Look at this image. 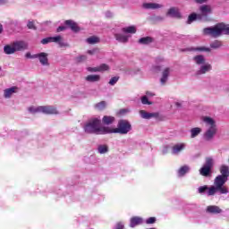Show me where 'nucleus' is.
Returning <instances> with one entry per match:
<instances>
[{
    "label": "nucleus",
    "instance_id": "nucleus-1",
    "mask_svg": "<svg viewBox=\"0 0 229 229\" xmlns=\"http://www.w3.org/2000/svg\"><path fill=\"white\" fill-rule=\"evenodd\" d=\"M220 175H217L214 180V185H204L198 188L199 194H205L207 196H216V193L228 194V188L225 186V183L228 182L229 166L222 165L220 166Z\"/></svg>",
    "mask_w": 229,
    "mask_h": 229
},
{
    "label": "nucleus",
    "instance_id": "nucleus-2",
    "mask_svg": "<svg viewBox=\"0 0 229 229\" xmlns=\"http://www.w3.org/2000/svg\"><path fill=\"white\" fill-rule=\"evenodd\" d=\"M85 133H95V135H108V126H101V119L91 118L83 127Z\"/></svg>",
    "mask_w": 229,
    "mask_h": 229
},
{
    "label": "nucleus",
    "instance_id": "nucleus-3",
    "mask_svg": "<svg viewBox=\"0 0 229 229\" xmlns=\"http://www.w3.org/2000/svg\"><path fill=\"white\" fill-rule=\"evenodd\" d=\"M201 121L206 127V131L203 134V139L207 142L214 140V137L217 135V123L216 119L210 116H202Z\"/></svg>",
    "mask_w": 229,
    "mask_h": 229
},
{
    "label": "nucleus",
    "instance_id": "nucleus-4",
    "mask_svg": "<svg viewBox=\"0 0 229 229\" xmlns=\"http://www.w3.org/2000/svg\"><path fill=\"white\" fill-rule=\"evenodd\" d=\"M202 33L213 38H218L222 35H229V24L218 23L213 27L204 28Z\"/></svg>",
    "mask_w": 229,
    "mask_h": 229
},
{
    "label": "nucleus",
    "instance_id": "nucleus-5",
    "mask_svg": "<svg viewBox=\"0 0 229 229\" xmlns=\"http://www.w3.org/2000/svg\"><path fill=\"white\" fill-rule=\"evenodd\" d=\"M192 62L195 65H199V70L197 71L198 76H203L212 71V64L207 62V57L203 55H197L192 57Z\"/></svg>",
    "mask_w": 229,
    "mask_h": 229
},
{
    "label": "nucleus",
    "instance_id": "nucleus-6",
    "mask_svg": "<svg viewBox=\"0 0 229 229\" xmlns=\"http://www.w3.org/2000/svg\"><path fill=\"white\" fill-rule=\"evenodd\" d=\"M131 131V123L128 120H120L117 127L107 126V134L119 133L120 135H128Z\"/></svg>",
    "mask_w": 229,
    "mask_h": 229
},
{
    "label": "nucleus",
    "instance_id": "nucleus-7",
    "mask_svg": "<svg viewBox=\"0 0 229 229\" xmlns=\"http://www.w3.org/2000/svg\"><path fill=\"white\" fill-rule=\"evenodd\" d=\"M51 42H54L55 44H58L59 47H70L69 43L65 42L64 40V38L60 35L55 36V37L46 38L41 40V44H43L44 46H46V44H49Z\"/></svg>",
    "mask_w": 229,
    "mask_h": 229
},
{
    "label": "nucleus",
    "instance_id": "nucleus-8",
    "mask_svg": "<svg viewBox=\"0 0 229 229\" xmlns=\"http://www.w3.org/2000/svg\"><path fill=\"white\" fill-rule=\"evenodd\" d=\"M171 72H173V69H171V67H165L161 71L159 83L162 87H165V85H167V81H169V76H171Z\"/></svg>",
    "mask_w": 229,
    "mask_h": 229
},
{
    "label": "nucleus",
    "instance_id": "nucleus-9",
    "mask_svg": "<svg viewBox=\"0 0 229 229\" xmlns=\"http://www.w3.org/2000/svg\"><path fill=\"white\" fill-rule=\"evenodd\" d=\"M36 58L38 59L39 64L43 67H49V54L46 52H40L36 54Z\"/></svg>",
    "mask_w": 229,
    "mask_h": 229
},
{
    "label": "nucleus",
    "instance_id": "nucleus-10",
    "mask_svg": "<svg viewBox=\"0 0 229 229\" xmlns=\"http://www.w3.org/2000/svg\"><path fill=\"white\" fill-rule=\"evenodd\" d=\"M41 114H46L47 115H58L60 112L53 106H42Z\"/></svg>",
    "mask_w": 229,
    "mask_h": 229
},
{
    "label": "nucleus",
    "instance_id": "nucleus-11",
    "mask_svg": "<svg viewBox=\"0 0 229 229\" xmlns=\"http://www.w3.org/2000/svg\"><path fill=\"white\" fill-rule=\"evenodd\" d=\"M139 114L141 119H146V120L158 119V117L160 116V114L158 113H149L146 110H140Z\"/></svg>",
    "mask_w": 229,
    "mask_h": 229
},
{
    "label": "nucleus",
    "instance_id": "nucleus-12",
    "mask_svg": "<svg viewBox=\"0 0 229 229\" xmlns=\"http://www.w3.org/2000/svg\"><path fill=\"white\" fill-rule=\"evenodd\" d=\"M13 46L14 47V51L16 53L19 51H26V49H28V43L22 40H16L13 42Z\"/></svg>",
    "mask_w": 229,
    "mask_h": 229
},
{
    "label": "nucleus",
    "instance_id": "nucleus-13",
    "mask_svg": "<svg viewBox=\"0 0 229 229\" xmlns=\"http://www.w3.org/2000/svg\"><path fill=\"white\" fill-rule=\"evenodd\" d=\"M166 15H168V17H173L174 19H182V13L178 7H170Z\"/></svg>",
    "mask_w": 229,
    "mask_h": 229
},
{
    "label": "nucleus",
    "instance_id": "nucleus-14",
    "mask_svg": "<svg viewBox=\"0 0 229 229\" xmlns=\"http://www.w3.org/2000/svg\"><path fill=\"white\" fill-rule=\"evenodd\" d=\"M187 148V144L183 142L176 143L172 147V155H180L182 151H184Z\"/></svg>",
    "mask_w": 229,
    "mask_h": 229
},
{
    "label": "nucleus",
    "instance_id": "nucleus-15",
    "mask_svg": "<svg viewBox=\"0 0 229 229\" xmlns=\"http://www.w3.org/2000/svg\"><path fill=\"white\" fill-rule=\"evenodd\" d=\"M199 12L201 17H207L208 15H210V13H212V6L208 4L200 5Z\"/></svg>",
    "mask_w": 229,
    "mask_h": 229
},
{
    "label": "nucleus",
    "instance_id": "nucleus-16",
    "mask_svg": "<svg viewBox=\"0 0 229 229\" xmlns=\"http://www.w3.org/2000/svg\"><path fill=\"white\" fill-rule=\"evenodd\" d=\"M142 223H144V218L141 216H132L130 219L131 228H135V226H139V225H142Z\"/></svg>",
    "mask_w": 229,
    "mask_h": 229
},
{
    "label": "nucleus",
    "instance_id": "nucleus-17",
    "mask_svg": "<svg viewBox=\"0 0 229 229\" xmlns=\"http://www.w3.org/2000/svg\"><path fill=\"white\" fill-rule=\"evenodd\" d=\"M18 90L19 89H17V87L8 88L4 90V98H5V99H10L13 94H17Z\"/></svg>",
    "mask_w": 229,
    "mask_h": 229
},
{
    "label": "nucleus",
    "instance_id": "nucleus-18",
    "mask_svg": "<svg viewBox=\"0 0 229 229\" xmlns=\"http://www.w3.org/2000/svg\"><path fill=\"white\" fill-rule=\"evenodd\" d=\"M206 212H208V214H223V210L221 209V208L216 205L208 206L206 208Z\"/></svg>",
    "mask_w": 229,
    "mask_h": 229
},
{
    "label": "nucleus",
    "instance_id": "nucleus-19",
    "mask_svg": "<svg viewBox=\"0 0 229 229\" xmlns=\"http://www.w3.org/2000/svg\"><path fill=\"white\" fill-rule=\"evenodd\" d=\"M114 38L117 40V42H121L122 44H126L128 40H130L129 35H124L123 33H115Z\"/></svg>",
    "mask_w": 229,
    "mask_h": 229
},
{
    "label": "nucleus",
    "instance_id": "nucleus-20",
    "mask_svg": "<svg viewBox=\"0 0 229 229\" xmlns=\"http://www.w3.org/2000/svg\"><path fill=\"white\" fill-rule=\"evenodd\" d=\"M190 171H191V166H189V165H184L177 170V176H179V178H182L185 176L187 173H190Z\"/></svg>",
    "mask_w": 229,
    "mask_h": 229
},
{
    "label": "nucleus",
    "instance_id": "nucleus-21",
    "mask_svg": "<svg viewBox=\"0 0 229 229\" xmlns=\"http://www.w3.org/2000/svg\"><path fill=\"white\" fill-rule=\"evenodd\" d=\"M162 4L156 3H144L142 4V8L145 10H158V8H162Z\"/></svg>",
    "mask_w": 229,
    "mask_h": 229
},
{
    "label": "nucleus",
    "instance_id": "nucleus-22",
    "mask_svg": "<svg viewBox=\"0 0 229 229\" xmlns=\"http://www.w3.org/2000/svg\"><path fill=\"white\" fill-rule=\"evenodd\" d=\"M86 81L89 83H97L98 81H101V75L98 74H89L85 77Z\"/></svg>",
    "mask_w": 229,
    "mask_h": 229
},
{
    "label": "nucleus",
    "instance_id": "nucleus-23",
    "mask_svg": "<svg viewBox=\"0 0 229 229\" xmlns=\"http://www.w3.org/2000/svg\"><path fill=\"white\" fill-rule=\"evenodd\" d=\"M102 123L106 126H110V124H114V123H115V117L111 115H104L102 118Z\"/></svg>",
    "mask_w": 229,
    "mask_h": 229
},
{
    "label": "nucleus",
    "instance_id": "nucleus-24",
    "mask_svg": "<svg viewBox=\"0 0 229 229\" xmlns=\"http://www.w3.org/2000/svg\"><path fill=\"white\" fill-rule=\"evenodd\" d=\"M203 130L200 127H193L190 130V137L191 139H196Z\"/></svg>",
    "mask_w": 229,
    "mask_h": 229
},
{
    "label": "nucleus",
    "instance_id": "nucleus-25",
    "mask_svg": "<svg viewBox=\"0 0 229 229\" xmlns=\"http://www.w3.org/2000/svg\"><path fill=\"white\" fill-rule=\"evenodd\" d=\"M64 24L66 26H69V28H71L72 31H75V32L80 31V28H78V24H76V22H74V21L72 20L65 21Z\"/></svg>",
    "mask_w": 229,
    "mask_h": 229
},
{
    "label": "nucleus",
    "instance_id": "nucleus-26",
    "mask_svg": "<svg viewBox=\"0 0 229 229\" xmlns=\"http://www.w3.org/2000/svg\"><path fill=\"white\" fill-rule=\"evenodd\" d=\"M4 53H5V55H13L14 53H16L15 48L13 47V43L5 45L4 47Z\"/></svg>",
    "mask_w": 229,
    "mask_h": 229
},
{
    "label": "nucleus",
    "instance_id": "nucleus-27",
    "mask_svg": "<svg viewBox=\"0 0 229 229\" xmlns=\"http://www.w3.org/2000/svg\"><path fill=\"white\" fill-rule=\"evenodd\" d=\"M197 19H201V14L192 13L188 16L187 24H192V22H194V21H196Z\"/></svg>",
    "mask_w": 229,
    "mask_h": 229
},
{
    "label": "nucleus",
    "instance_id": "nucleus-28",
    "mask_svg": "<svg viewBox=\"0 0 229 229\" xmlns=\"http://www.w3.org/2000/svg\"><path fill=\"white\" fill-rule=\"evenodd\" d=\"M122 31L123 33H131V34L134 35V33H137V27H135V25L124 27L122 29Z\"/></svg>",
    "mask_w": 229,
    "mask_h": 229
},
{
    "label": "nucleus",
    "instance_id": "nucleus-29",
    "mask_svg": "<svg viewBox=\"0 0 229 229\" xmlns=\"http://www.w3.org/2000/svg\"><path fill=\"white\" fill-rule=\"evenodd\" d=\"M28 111L30 112V114H42V106H31L28 107Z\"/></svg>",
    "mask_w": 229,
    "mask_h": 229
},
{
    "label": "nucleus",
    "instance_id": "nucleus-30",
    "mask_svg": "<svg viewBox=\"0 0 229 229\" xmlns=\"http://www.w3.org/2000/svg\"><path fill=\"white\" fill-rule=\"evenodd\" d=\"M152 42H153V38L151 37L140 38L139 39V44H141L143 46H148V44H151Z\"/></svg>",
    "mask_w": 229,
    "mask_h": 229
},
{
    "label": "nucleus",
    "instance_id": "nucleus-31",
    "mask_svg": "<svg viewBox=\"0 0 229 229\" xmlns=\"http://www.w3.org/2000/svg\"><path fill=\"white\" fill-rule=\"evenodd\" d=\"M210 171H212L211 168H208V166H203L199 169V174L201 176H208L210 174Z\"/></svg>",
    "mask_w": 229,
    "mask_h": 229
},
{
    "label": "nucleus",
    "instance_id": "nucleus-32",
    "mask_svg": "<svg viewBox=\"0 0 229 229\" xmlns=\"http://www.w3.org/2000/svg\"><path fill=\"white\" fill-rule=\"evenodd\" d=\"M87 44L94 45V44H99V38L97 36H91L88 38H86Z\"/></svg>",
    "mask_w": 229,
    "mask_h": 229
},
{
    "label": "nucleus",
    "instance_id": "nucleus-33",
    "mask_svg": "<svg viewBox=\"0 0 229 229\" xmlns=\"http://www.w3.org/2000/svg\"><path fill=\"white\" fill-rule=\"evenodd\" d=\"M107 105L106 101H101L95 105V108L96 110L103 111L106 108Z\"/></svg>",
    "mask_w": 229,
    "mask_h": 229
},
{
    "label": "nucleus",
    "instance_id": "nucleus-34",
    "mask_svg": "<svg viewBox=\"0 0 229 229\" xmlns=\"http://www.w3.org/2000/svg\"><path fill=\"white\" fill-rule=\"evenodd\" d=\"M98 151L100 155H106V153H108L109 151L108 145H99Z\"/></svg>",
    "mask_w": 229,
    "mask_h": 229
},
{
    "label": "nucleus",
    "instance_id": "nucleus-35",
    "mask_svg": "<svg viewBox=\"0 0 229 229\" xmlns=\"http://www.w3.org/2000/svg\"><path fill=\"white\" fill-rule=\"evenodd\" d=\"M219 47H223V41L215 40L210 44L211 49H219Z\"/></svg>",
    "mask_w": 229,
    "mask_h": 229
},
{
    "label": "nucleus",
    "instance_id": "nucleus-36",
    "mask_svg": "<svg viewBox=\"0 0 229 229\" xmlns=\"http://www.w3.org/2000/svg\"><path fill=\"white\" fill-rule=\"evenodd\" d=\"M205 167H208L209 169H212L214 167V158L212 157H206V162L204 164Z\"/></svg>",
    "mask_w": 229,
    "mask_h": 229
},
{
    "label": "nucleus",
    "instance_id": "nucleus-37",
    "mask_svg": "<svg viewBox=\"0 0 229 229\" xmlns=\"http://www.w3.org/2000/svg\"><path fill=\"white\" fill-rule=\"evenodd\" d=\"M106 71H110V66L106 64H102L98 66V72H106Z\"/></svg>",
    "mask_w": 229,
    "mask_h": 229
},
{
    "label": "nucleus",
    "instance_id": "nucleus-38",
    "mask_svg": "<svg viewBox=\"0 0 229 229\" xmlns=\"http://www.w3.org/2000/svg\"><path fill=\"white\" fill-rule=\"evenodd\" d=\"M193 51H200V52H205V53H210L211 49H210V47H199L193 48Z\"/></svg>",
    "mask_w": 229,
    "mask_h": 229
},
{
    "label": "nucleus",
    "instance_id": "nucleus-39",
    "mask_svg": "<svg viewBox=\"0 0 229 229\" xmlns=\"http://www.w3.org/2000/svg\"><path fill=\"white\" fill-rule=\"evenodd\" d=\"M87 60V55H78L76 58H75V62L76 64H81L83 62H86Z\"/></svg>",
    "mask_w": 229,
    "mask_h": 229
},
{
    "label": "nucleus",
    "instance_id": "nucleus-40",
    "mask_svg": "<svg viewBox=\"0 0 229 229\" xmlns=\"http://www.w3.org/2000/svg\"><path fill=\"white\" fill-rule=\"evenodd\" d=\"M141 103L142 105H153V102L149 101V99H148V96H143L141 97Z\"/></svg>",
    "mask_w": 229,
    "mask_h": 229
},
{
    "label": "nucleus",
    "instance_id": "nucleus-41",
    "mask_svg": "<svg viewBox=\"0 0 229 229\" xmlns=\"http://www.w3.org/2000/svg\"><path fill=\"white\" fill-rule=\"evenodd\" d=\"M155 223H157V217H155V216H150L146 219L147 225H155Z\"/></svg>",
    "mask_w": 229,
    "mask_h": 229
},
{
    "label": "nucleus",
    "instance_id": "nucleus-42",
    "mask_svg": "<svg viewBox=\"0 0 229 229\" xmlns=\"http://www.w3.org/2000/svg\"><path fill=\"white\" fill-rule=\"evenodd\" d=\"M119 81V77L115 76L110 79L109 81V85H111L112 87H114V85H115V83H117Z\"/></svg>",
    "mask_w": 229,
    "mask_h": 229
},
{
    "label": "nucleus",
    "instance_id": "nucleus-43",
    "mask_svg": "<svg viewBox=\"0 0 229 229\" xmlns=\"http://www.w3.org/2000/svg\"><path fill=\"white\" fill-rule=\"evenodd\" d=\"M87 71H88V72H99V68H98V66L88 67Z\"/></svg>",
    "mask_w": 229,
    "mask_h": 229
},
{
    "label": "nucleus",
    "instance_id": "nucleus-44",
    "mask_svg": "<svg viewBox=\"0 0 229 229\" xmlns=\"http://www.w3.org/2000/svg\"><path fill=\"white\" fill-rule=\"evenodd\" d=\"M145 94H146L145 96H147V98H155V96H157V94H155V92H153V91H146Z\"/></svg>",
    "mask_w": 229,
    "mask_h": 229
},
{
    "label": "nucleus",
    "instance_id": "nucleus-45",
    "mask_svg": "<svg viewBox=\"0 0 229 229\" xmlns=\"http://www.w3.org/2000/svg\"><path fill=\"white\" fill-rule=\"evenodd\" d=\"M98 53V48H94V49H91V50H88L87 51V54L88 55H90L91 56L94 55L95 54Z\"/></svg>",
    "mask_w": 229,
    "mask_h": 229
},
{
    "label": "nucleus",
    "instance_id": "nucleus-46",
    "mask_svg": "<svg viewBox=\"0 0 229 229\" xmlns=\"http://www.w3.org/2000/svg\"><path fill=\"white\" fill-rule=\"evenodd\" d=\"M27 27L29 30H35V23L33 21H29Z\"/></svg>",
    "mask_w": 229,
    "mask_h": 229
},
{
    "label": "nucleus",
    "instance_id": "nucleus-47",
    "mask_svg": "<svg viewBox=\"0 0 229 229\" xmlns=\"http://www.w3.org/2000/svg\"><path fill=\"white\" fill-rule=\"evenodd\" d=\"M25 56H26L27 58L35 59V58H37V57H36V56H37V54L31 55V53L28 52V53L25 54Z\"/></svg>",
    "mask_w": 229,
    "mask_h": 229
},
{
    "label": "nucleus",
    "instance_id": "nucleus-48",
    "mask_svg": "<svg viewBox=\"0 0 229 229\" xmlns=\"http://www.w3.org/2000/svg\"><path fill=\"white\" fill-rule=\"evenodd\" d=\"M115 229H124V224L122 222H119L115 225Z\"/></svg>",
    "mask_w": 229,
    "mask_h": 229
},
{
    "label": "nucleus",
    "instance_id": "nucleus-49",
    "mask_svg": "<svg viewBox=\"0 0 229 229\" xmlns=\"http://www.w3.org/2000/svg\"><path fill=\"white\" fill-rule=\"evenodd\" d=\"M208 0H194L197 4H203L204 3H207Z\"/></svg>",
    "mask_w": 229,
    "mask_h": 229
},
{
    "label": "nucleus",
    "instance_id": "nucleus-50",
    "mask_svg": "<svg viewBox=\"0 0 229 229\" xmlns=\"http://www.w3.org/2000/svg\"><path fill=\"white\" fill-rule=\"evenodd\" d=\"M60 31H65V27L64 26H60L57 28V33H60Z\"/></svg>",
    "mask_w": 229,
    "mask_h": 229
},
{
    "label": "nucleus",
    "instance_id": "nucleus-51",
    "mask_svg": "<svg viewBox=\"0 0 229 229\" xmlns=\"http://www.w3.org/2000/svg\"><path fill=\"white\" fill-rule=\"evenodd\" d=\"M168 151H169V148L168 147H165L163 148V150H162V153H163V155H165V154H167Z\"/></svg>",
    "mask_w": 229,
    "mask_h": 229
},
{
    "label": "nucleus",
    "instance_id": "nucleus-52",
    "mask_svg": "<svg viewBox=\"0 0 229 229\" xmlns=\"http://www.w3.org/2000/svg\"><path fill=\"white\" fill-rule=\"evenodd\" d=\"M153 71H155V72H158V71H160V66L158 65L153 66Z\"/></svg>",
    "mask_w": 229,
    "mask_h": 229
},
{
    "label": "nucleus",
    "instance_id": "nucleus-53",
    "mask_svg": "<svg viewBox=\"0 0 229 229\" xmlns=\"http://www.w3.org/2000/svg\"><path fill=\"white\" fill-rule=\"evenodd\" d=\"M156 62L157 64H160V62H164V58L159 57L156 60Z\"/></svg>",
    "mask_w": 229,
    "mask_h": 229
},
{
    "label": "nucleus",
    "instance_id": "nucleus-54",
    "mask_svg": "<svg viewBox=\"0 0 229 229\" xmlns=\"http://www.w3.org/2000/svg\"><path fill=\"white\" fill-rule=\"evenodd\" d=\"M1 33H3V25L2 24H0V35H1Z\"/></svg>",
    "mask_w": 229,
    "mask_h": 229
},
{
    "label": "nucleus",
    "instance_id": "nucleus-55",
    "mask_svg": "<svg viewBox=\"0 0 229 229\" xmlns=\"http://www.w3.org/2000/svg\"><path fill=\"white\" fill-rule=\"evenodd\" d=\"M0 4H4V0H0Z\"/></svg>",
    "mask_w": 229,
    "mask_h": 229
},
{
    "label": "nucleus",
    "instance_id": "nucleus-56",
    "mask_svg": "<svg viewBox=\"0 0 229 229\" xmlns=\"http://www.w3.org/2000/svg\"><path fill=\"white\" fill-rule=\"evenodd\" d=\"M176 106H181L180 103H175Z\"/></svg>",
    "mask_w": 229,
    "mask_h": 229
},
{
    "label": "nucleus",
    "instance_id": "nucleus-57",
    "mask_svg": "<svg viewBox=\"0 0 229 229\" xmlns=\"http://www.w3.org/2000/svg\"><path fill=\"white\" fill-rule=\"evenodd\" d=\"M0 71H1V68H0Z\"/></svg>",
    "mask_w": 229,
    "mask_h": 229
}]
</instances>
